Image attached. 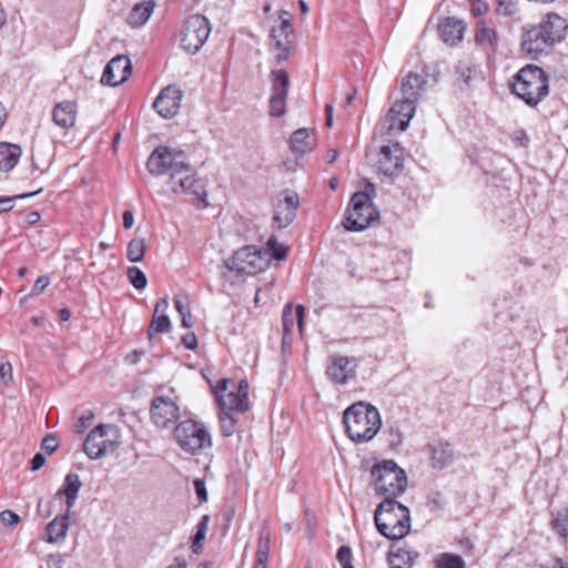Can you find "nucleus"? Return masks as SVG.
I'll return each mask as SVG.
<instances>
[{"instance_id": "17", "label": "nucleus", "mask_w": 568, "mask_h": 568, "mask_svg": "<svg viewBox=\"0 0 568 568\" xmlns=\"http://www.w3.org/2000/svg\"><path fill=\"white\" fill-rule=\"evenodd\" d=\"M404 166V149L398 143L383 145L381 148L376 169L385 176L398 174Z\"/></svg>"}, {"instance_id": "23", "label": "nucleus", "mask_w": 568, "mask_h": 568, "mask_svg": "<svg viewBox=\"0 0 568 568\" xmlns=\"http://www.w3.org/2000/svg\"><path fill=\"white\" fill-rule=\"evenodd\" d=\"M466 29L465 21L455 17L445 18L438 26L440 39L450 47L462 42Z\"/></svg>"}, {"instance_id": "63", "label": "nucleus", "mask_w": 568, "mask_h": 568, "mask_svg": "<svg viewBox=\"0 0 568 568\" xmlns=\"http://www.w3.org/2000/svg\"><path fill=\"white\" fill-rule=\"evenodd\" d=\"M338 156V151L335 150V149H331L328 150L327 154H326V159H327V162L328 163H332L334 162Z\"/></svg>"}, {"instance_id": "2", "label": "nucleus", "mask_w": 568, "mask_h": 568, "mask_svg": "<svg viewBox=\"0 0 568 568\" xmlns=\"http://www.w3.org/2000/svg\"><path fill=\"white\" fill-rule=\"evenodd\" d=\"M346 434L355 443L372 440L382 426L378 409L369 403L356 402L343 413Z\"/></svg>"}, {"instance_id": "8", "label": "nucleus", "mask_w": 568, "mask_h": 568, "mask_svg": "<svg viewBox=\"0 0 568 568\" xmlns=\"http://www.w3.org/2000/svg\"><path fill=\"white\" fill-rule=\"evenodd\" d=\"M379 213L374 207L367 192L353 194L345 213L343 225L347 231L361 232L378 220Z\"/></svg>"}, {"instance_id": "62", "label": "nucleus", "mask_w": 568, "mask_h": 568, "mask_svg": "<svg viewBox=\"0 0 568 568\" xmlns=\"http://www.w3.org/2000/svg\"><path fill=\"white\" fill-rule=\"evenodd\" d=\"M268 558H255V565L254 568H267Z\"/></svg>"}, {"instance_id": "53", "label": "nucleus", "mask_w": 568, "mask_h": 568, "mask_svg": "<svg viewBox=\"0 0 568 568\" xmlns=\"http://www.w3.org/2000/svg\"><path fill=\"white\" fill-rule=\"evenodd\" d=\"M470 10L475 17H480L487 12L488 6L480 0H473Z\"/></svg>"}, {"instance_id": "43", "label": "nucleus", "mask_w": 568, "mask_h": 568, "mask_svg": "<svg viewBox=\"0 0 568 568\" xmlns=\"http://www.w3.org/2000/svg\"><path fill=\"white\" fill-rule=\"evenodd\" d=\"M267 246L272 251L271 256L277 261L284 260L287 255V247L277 242L275 236H271L267 240ZM270 257V254L267 255Z\"/></svg>"}, {"instance_id": "28", "label": "nucleus", "mask_w": 568, "mask_h": 568, "mask_svg": "<svg viewBox=\"0 0 568 568\" xmlns=\"http://www.w3.org/2000/svg\"><path fill=\"white\" fill-rule=\"evenodd\" d=\"M303 317H304V306L303 305H297V306L293 307L291 304H287L284 307L283 314H282L284 341L294 331L295 327H297L298 331L302 332Z\"/></svg>"}, {"instance_id": "57", "label": "nucleus", "mask_w": 568, "mask_h": 568, "mask_svg": "<svg viewBox=\"0 0 568 568\" xmlns=\"http://www.w3.org/2000/svg\"><path fill=\"white\" fill-rule=\"evenodd\" d=\"M142 355H143V352H141V351H136V349L132 351L131 353H129L125 356V362L131 364V365H134V364L140 362Z\"/></svg>"}, {"instance_id": "4", "label": "nucleus", "mask_w": 568, "mask_h": 568, "mask_svg": "<svg viewBox=\"0 0 568 568\" xmlns=\"http://www.w3.org/2000/svg\"><path fill=\"white\" fill-rule=\"evenodd\" d=\"M513 92L529 106H536L549 93L546 72L534 64L521 68L514 78Z\"/></svg>"}, {"instance_id": "15", "label": "nucleus", "mask_w": 568, "mask_h": 568, "mask_svg": "<svg viewBox=\"0 0 568 568\" xmlns=\"http://www.w3.org/2000/svg\"><path fill=\"white\" fill-rule=\"evenodd\" d=\"M357 363L356 358L333 355L326 367L327 378L336 385H346L356 377Z\"/></svg>"}, {"instance_id": "22", "label": "nucleus", "mask_w": 568, "mask_h": 568, "mask_svg": "<svg viewBox=\"0 0 568 568\" xmlns=\"http://www.w3.org/2000/svg\"><path fill=\"white\" fill-rule=\"evenodd\" d=\"M153 109L163 119H172L178 114V87H165L153 102Z\"/></svg>"}, {"instance_id": "30", "label": "nucleus", "mask_w": 568, "mask_h": 568, "mask_svg": "<svg viewBox=\"0 0 568 568\" xmlns=\"http://www.w3.org/2000/svg\"><path fill=\"white\" fill-rule=\"evenodd\" d=\"M81 486L82 483L79 475L72 473L65 476L62 486L58 489L55 496L65 498L68 513H70L71 508L74 506Z\"/></svg>"}, {"instance_id": "12", "label": "nucleus", "mask_w": 568, "mask_h": 568, "mask_svg": "<svg viewBox=\"0 0 568 568\" xmlns=\"http://www.w3.org/2000/svg\"><path fill=\"white\" fill-rule=\"evenodd\" d=\"M180 447L196 454L212 446L211 435L205 426L193 419L180 423Z\"/></svg>"}, {"instance_id": "5", "label": "nucleus", "mask_w": 568, "mask_h": 568, "mask_svg": "<svg viewBox=\"0 0 568 568\" xmlns=\"http://www.w3.org/2000/svg\"><path fill=\"white\" fill-rule=\"evenodd\" d=\"M371 475L374 479L375 490L381 495L394 498L406 490V474L394 460L385 459L374 464Z\"/></svg>"}, {"instance_id": "33", "label": "nucleus", "mask_w": 568, "mask_h": 568, "mask_svg": "<svg viewBox=\"0 0 568 568\" xmlns=\"http://www.w3.org/2000/svg\"><path fill=\"white\" fill-rule=\"evenodd\" d=\"M432 465L435 468H444L452 464L454 449L449 443L438 442L429 446Z\"/></svg>"}, {"instance_id": "56", "label": "nucleus", "mask_w": 568, "mask_h": 568, "mask_svg": "<svg viewBox=\"0 0 568 568\" xmlns=\"http://www.w3.org/2000/svg\"><path fill=\"white\" fill-rule=\"evenodd\" d=\"M514 140L517 142V144H519L521 146H527L529 143V138L526 134V132L523 130L515 132Z\"/></svg>"}, {"instance_id": "16", "label": "nucleus", "mask_w": 568, "mask_h": 568, "mask_svg": "<svg viewBox=\"0 0 568 568\" xmlns=\"http://www.w3.org/2000/svg\"><path fill=\"white\" fill-rule=\"evenodd\" d=\"M290 78L284 70L272 71V95L270 98V115L282 116L286 111Z\"/></svg>"}, {"instance_id": "37", "label": "nucleus", "mask_w": 568, "mask_h": 568, "mask_svg": "<svg viewBox=\"0 0 568 568\" xmlns=\"http://www.w3.org/2000/svg\"><path fill=\"white\" fill-rule=\"evenodd\" d=\"M550 524L556 535L565 542H568V508L552 513Z\"/></svg>"}, {"instance_id": "48", "label": "nucleus", "mask_w": 568, "mask_h": 568, "mask_svg": "<svg viewBox=\"0 0 568 568\" xmlns=\"http://www.w3.org/2000/svg\"><path fill=\"white\" fill-rule=\"evenodd\" d=\"M20 517L16 513L11 510H2L0 511V521L4 526L16 527L20 523Z\"/></svg>"}, {"instance_id": "1", "label": "nucleus", "mask_w": 568, "mask_h": 568, "mask_svg": "<svg viewBox=\"0 0 568 568\" xmlns=\"http://www.w3.org/2000/svg\"><path fill=\"white\" fill-rule=\"evenodd\" d=\"M567 33V20L556 12H549L538 23L523 27L520 49L529 58L538 60L564 41Z\"/></svg>"}, {"instance_id": "50", "label": "nucleus", "mask_w": 568, "mask_h": 568, "mask_svg": "<svg viewBox=\"0 0 568 568\" xmlns=\"http://www.w3.org/2000/svg\"><path fill=\"white\" fill-rule=\"evenodd\" d=\"M12 381V365L9 362L0 364V382L8 385Z\"/></svg>"}, {"instance_id": "54", "label": "nucleus", "mask_w": 568, "mask_h": 568, "mask_svg": "<svg viewBox=\"0 0 568 568\" xmlns=\"http://www.w3.org/2000/svg\"><path fill=\"white\" fill-rule=\"evenodd\" d=\"M42 448L49 454L53 453L58 448V442L53 436H45L41 444Z\"/></svg>"}, {"instance_id": "21", "label": "nucleus", "mask_w": 568, "mask_h": 568, "mask_svg": "<svg viewBox=\"0 0 568 568\" xmlns=\"http://www.w3.org/2000/svg\"><path fill=\"white\" fill-rule=\"evenodd\" d=\"M415 104L416 102L413 100H407L402 97L397 99L389 110L390 124L388 129L405 131L415 113Z\"/></svg>"}, {"instance_id": "6", "label": "nucleus", "mask_w": 568, "mask_h": 568, "mask_svg": "<svg viewBox=\"0 0 568 568\" xmlns=\"http://www.w3.org/2000/svg\"><path fill=\"white\" fill-rule=\"evenodd\" d=\"M216 397L220 410L230 413H244L250 407L248 383L246 379L237 384L231 378H221L211 385Z\"/></svg>"}, {"instance_id": "29", "label": "nucleus", "mask_w": 568, "mask_h": 568, "mask_svg": "<svg viewBox=\"0 0 568 568\" xmlns=\"http://www.w3.org/2000/svg\"><path fill=\"white\" fill-rule=\"evenodd\" d=\"M426 83L425 78L418 73L409 72L400 82V97L417 102Z\"/></svg>"}, {"instance_id": "61", "label": "nucleus", "mask_w": 568, "mask_h": 568, "mask_svg": "<svg viewBox=\"0 0 568 568\" xmlns=\"http://www.w3.org/2000/svg\"><path fill=\"white\" fill-rule=\"evenodd\" d=\"M325 113H326V125L332 126V124H333V105L332 104H326Z\"/></svg>"}, {"instance_id": "51", "label": "nucleus", "mask_w": 568, "mask_h": 568, "mask_svg": "<svg viewBox=\"0 0 568 568\" xmlns=\"http://www.w3.org/2000/svg\"><path fill=\"white\" fill-rule=\"evenodd\" d=\"M51 280L48 275L39 276L33 284L32 295H40L43 293L44 288L50 284Z\"/></svg>"}, {"instance_id": "55", "label": "nucleus", "mask_w": 568, "mask_h": 568, "mask_svg": "<svg viewBox=\"0 0 568 568\" xmlns=\"http://www.w3.org/2000/svg\"><path fill=\"white\" fill-rule=\"evenodd\" d=\"M45 463V457L41 453H37L30 462L31 470H39Z\"/></svg>"}, {"instance_id": "44", "label": "nucleus", "mask_w": 568, "mask_h": 568, "mask_svg": "<svg viewBox=\"0 0 568 568\" xmlns=\"http://www.w3.org/2000/svg\"><path fill=\"white\" fill-rule=\"evenodd\" d=\"M271 548V537L268 532L262 531L257 540L256 557L268 558Z\"/></svg>"}, {"instance_id": "27", "label": "nucleus", "mask_w": 568, "mask_h": 568, "mask_svg": "<svg viewBox=\"0 0 568 568\" xmlns=\"http://www.w3.org/2000/svg\"><path fill=\"white\" fill-rule=\"evenodd\" d=\"M69 527V513L67 511L64 515L57 516L47 525L43 540L49 544H59L63 541L67 537Z\"/></svg>"}, {"instance_id": "47", "label": "nucleus", "mask_w": 568, "mask_h": 568, "mask_svg": "<svg viewBox=\"0 0 568 568\" xmlns=\"http://www.w3.org/2000/svg\"><path fill=\"white\" fill-rule=\"evenodd\" d=\"M180 343L187 349L195 351L199 345L197 337L194 332H186L180 336Z\"/></svg>"}, {"instance_id": "25", "label": "nucleus", "mask_w": 568, "mask_h": 568, "mask_svg": "<svg viewBox=\"0 0 568 568\" xmlns=\"http://www.w3.org/2000/svg\"><path fill=\"white\" fill-rule=\"evenodd\" d=\"M168 308L169 301L166 298H160L156 302L153 317L148 328V336L151 342L154 335L166 333L172 328V322L168 316Z\"/></svg>"}, {"instance_id": "9", "label": "nucleus", "mask_w": 568, "mask_h": 568, "mask_svg": "<svg viewBox=\"0 0 568 568\" xmlns=\"http://www.w3.org/2000/svg\"><path fill=\"white\" fill-rule=\"evenodd\" d=\"M180 187L186 197L185 201L197 210L209 207L207 181L183 162H180Z\"/></svg>"}, {"instance_id": "39", "label": "nucleus", "mask_w": 568, "mask_h": 568, "mask_svg": "<svg viewBox=\"0 0 568 568\" xmlns=\"http://www.w3.org/2000/svg\"><path fill=\"white\" fill-rule=\"evenodd\" d=\"M126 277L131 285L138 291L144 290L148 284L146 275L136 266L128 267Z\"/></svg>"}, {"instance_id": "34", "label": "nucleus", "mask_w": 568, "mask_h": 568, "mask_svg": "<svg viewBox=\"0 0 568 568\" xmlns=\"http://www.w3.org/2000/svg\"><path fill=\"white\" fill-rule=\"evenodd\" d=\"M21 149L17 144L0 142V171L9 172L18 163Z\"/></svg>"}, {"instance_id": "3", "label": "nucleus", "mask_w": 568, "mask_h": 568, "mask_svg": "<svg viewBox=\"0 0 568 568\" xmlns=\"http://www.w3.org/2000/svg\"><path fill=\"white\" fill-rule=\"evenodd\" d=\"M374 521L378 532L392 540L402 539L410 530L409 509L389 497L376 507Z\"/></svg>"}, {"instance_id": "41", "label": "nucleus", "mask_w": 568, "mask_h": 568, "mask_svg": "<svg viewBox=\"0 0 568 568\" xmlns=\"http://www.w3.org/2000/svg\"><path fill=\"white\" fill-rule=\"evenodd\" d=\"M436 564L438 568H464L463 558L454 554H442Z\"/></svg>"}, {"instance_id": "64", "label": "nucleus", "mask_w": 568, "mask_h": 568, "mask_svg": "<svg viewBox=\"0 0 568 568\" xmlns=\"http://www.w3.org/2000/svg\"><path fill=\"white\" fill-rule=\"evenodd\" d=\"M552 568H568V560L557 559Z\"/></svg>"}, {"instance_id": "58", "label": "nucleus", "mask_w": 568, "mask_h": 568, "mask_svg": "<svg viewBox=\"0 0 568 568\" xmlns=\"http://www.w3.org/2000/svg\"><path fill=\"white\" fill-rule=\"evenodd\" d=\"M134 224V216H133V213L132 211H124L123 212V227L125 230H130Z\"/></svg>"}, {"instance_id": "24", "label": "nucleus", "mask_w": 568, "mask_h": 568, "mask_svg": "<svg viewBox=\"0 0 568 568\" xmlns=\"http://www.w3.org/2000/svg\"><path fill=\"white\" fill-rule=\"evenodd\" d=\"M474 40L488 57L494 55L498 50V34L494 28L486 24L484 20H479L475 27Z\"/></svg>"}, {"instance_id": "46", "label": "nucleus", "mask_w": 568, "mask_h": 568, "mask_svg": "<svg viewBox=\"0 0 568 568\" xmlns=\"http://www.w3.org/2000/svg\"><path fill=\"white\" fill-rule=\"evenodd\" d=\"M445 505V498L439 491H434L429 495L428 506L430 510H443Z\"/></svg>"}, {"instance_id": "26", "label": "nucleus", "mask_w": 568, "mask_h": 568, "mask_svg": "<svg viewBox=\"0 0 568 568\" xmlns=\"http://www.w3.org/2000/svg\"><path fill=\"white\" fill-rule=\"evenodd\" d=\"M78 115V105L74 101L58 103L52 110V120L61 129H70L74 125Z\"/></svg>"}, {"instance_id": "59", "label": "nucleus", "mask_w": 568, "mask_h": 568, "mask_svg": "<svg viewBox=\"0 0 568 568\" xmlns=\"http://www.w3.org/2000/svg\"><path fill=\"white\" fill-rule=\"evenodd\" d=\"M13 207V197L0 199V213L9 212Z\"/></svg>"}, {"instance_id": "49", "label": "nucleus", "mask_w": 568, "mask_h": 568, "mask_svg": "<svg viewBox=\"0 0 568 568\" xmlns=\"http://www.w3.org/2000/svg\"><path fill=\"white\" fill-rule=\"evenodd\" d=\"M193 485L199 503L203 504L207 501V490L204 479L195 478Z\"/></svg>"}, {"instance_id": "31", "label": "nucleus", "mask_w": 568, "mask_h": 568, "mask_svg": "<svg viewBox=\"0 0 568 568\" xmlns=\"http://www.w3.org/2000/svg\"><path fill=\"white\" fill-rule=\"evenodd\" d=\"M417 557V552L412 549L393 545L388 558L389 568H412Z\"/></svg>"}, {"instance_id": "52", "label": "nucleus", "mask_w": 568, "mask_h": 568, "mask_svg": "<svg viewBox=\"0 0 568 568\" xmlns=\"http://www.w3.org/2000/svg\"><path fill=\"white\" fill-rule=\"evenodd\" d=\"M65 564L64 556L60 552L51 554L48 556V568H63Z\"/></svg>"}, {"instance_id": "42", "label": "nucleus", "mask_w": 568, "mask_h": 568, "mask_svg": "<svg viewBox=\"0 0 568 568\" xmlns=\"http://www.w3.org/2000/svg\"><path fill=\"white\" fill-rule=\"evenodd\" d=\"M496 11L504 17H513L518 12L517 0H495Z\"/></svg>"}, {"instance_id": "11", "label": "nucleus", "mask_w": 568, "mask_h": 568, "mask_svg": "<svg viewBox=\"0 0 568 568\" xmlns=\"http://www.w3.org/2000/svg\"><path fill=\"white\" fill-rule=\"evenodd\" d=\"M211 32L209 20L201 14L191 16L180 32V44L189 53L197 52Z\"/></svg>"}, {"instance_id": "32", "label": "nucleus", "mask_w": 568, "mask_h": 568, "mask_svg": "<svg viewBox=\"0 0 568 568\" xmlns=\"http://www.w3.org/2000/svg\"><path fill=\"white\" fill-rule=\"evenodd\" d=\"M290 144L292 152L303 155L313 150L316 140L308 129L302 128L293 132Z\"/></svg>"}, {"instance_id": "35", "label": "nucleus", "mask_w": 568, "mask_h": 568, "mask_svg": "<svg viewBox=\"0 0 568 568\" xmlns=\"http://www.w3.org/2000/svg\"><path fill=\"white\" fill-rule=\"evenodd\" d=\"M155 3L152 0H146L133 7L129 16V23L132 27L143 26L151 17Z\"/></svg>"}, {"instance_id": "45", "label": "nucleus", "mask_w": 568, "mask_h": 568, "mask_svg": "<svg viewBox=\"0 0 568 568\" xmlns=\"http://www.w3.org/2000/svg\"><path fill=\"white\" fill-rule=\"evenodd\" d=\"M336 559L342 568H355L352 562V549L349 546H341L337 550Z\"/></svg>"}, {"instance_id": "7", "label": "nucleus", "mask_w": 568, "mask_h": 568, "mask_svg": "<svg viewBox=\"0 0 568 568\" xmlns=\"http://www.w3.org/2000/svg\"><path fill=\"white\" fill-rule=\"evenodd\" d=\"M122 443L121 430L113 424H100L87 436L83 450L91 459H99L115 452Z\"/></svg>"}, {"instance_id": "14", "label": "nucleus", "mask_w": 568, "mask_h": 568, "mask_svg": "<svg viewBox=\"0 0 568 568\" xmlns=\"http://www.w3.org/2000/svg\"><path fill=\"white\" fill-rule=\"evenodd\" d=\"M300 206V196L292 190H284L278 194L274 205L273 223L278 229L287 227L296 217Z\"/></svg>"}, {"instance_id": "10", "label": "nucleus", "mask_w": 568, "mask_h": 568, "mask_svg": "<svg viewBox=\"0 0 568 568\" xmlns=\"http://www.w3.org/2000/svg\"><path fill=\"white\" fill-rule=\"evenodd\" d=\"M267 255L268 252L257 250L255 246H244L225 261V266L239 274L254 275L267 267Z\"/></svg>"}, {"instance_id": "60", "label": "nucleus", "mask_w": 568, "mask_h": 568, "mask_svg": "<svg viewBox=\"0 0 568 568\" xmlns=\"http://www.w3.org/2000/svg\"><path fill=\"white\" fill-rule=\"evenodd\" d=\"M180 314L182 315L181 324L184 328H190L193 326V320L190 314H183L182 306L180 305Z\"/></svg>"}, {"instance_id": "20", "label": "nucleus", "mask_w": 568, "mask_h": 568, "mask_svg": "<svg viewBox=\"0 0 568 568\" xmlns=\"http://www.w3.org/2000/svg\"><path fill=\"white\" fill-rule=\"evenodd\" d=\"M132 72L131 61L126 55L119 54L105 65L101 83L116 87L126 81Z\"/></svg>"}, {"instance_id": "38", "label": "nucleus", "mask_w": 568, "mask_h": 568, "mask_svg": "<svg viewBox=\"0 0 568 568\" xmlns=\"http://www.w3.org/2000/svg\"><path fill=\"white\" fill-rule=\"evenodd\" d=\"M145 240L140 236L133 237L126 247V258L132 263L141 262L145 255Z\"/></svg>"}, {"instance_id": "36", "label": "nucleus", "mask_w": 568, "mask_h": 568, "mask_svg": "<svg viewBox=\"0 0 568 568\" xmlns=\"http://www.w3.org/2000/svg\"><path fill=\"white\" fill-rule=\"evenodd\" d=\"M210 516L203 515L196 525V531L191 539V549L195 555H201L204 549V540L209 529Z\"/></svg>"}, {"instance_id": "13", "label": "nucleus", "mask_w": 568, "mask_h": 568, "mask_svg": "<svg viewBox=\"0 0 568 568\" xmlns=\"http://www.w3.org/2000/svg\"><path fill=\"white\" fill-rule=\"evenodd\" d=\"M151 419L153 423L164 429H170L173 434L178 430V405L174 399L168 396H158L152 400Z\"/></svg>"}, {"instance_id": "18", "label": "nucleus", "mask_w": 568, "mask_h": 568, "mask_svg": "<svg viewBox=\"0 0 568 568\" xmlns=\"http://www.w3.org/2000/svg\"><path fill=\"white\" fill-rule=\"evenodd\" d=\"M176 153L169 146H159L150 155L146 166L152 175L169 173L171 178L176 172Z\"/></svg>"}, {"instance_id": "19", "label": "nucleus", "mask_w": 568, "mask_h": 568, "mask_svg": "<svg viewBox=\"0 0 568 568\" xmlns=\"http://www.w3.org/2000/svg\"><path fill=\"white\" fill-rule=\"evenodd\" d=\"M294 28L291 21L290 12L280 11V24L272 30V38L275 40V47L280 50L276 55L278 61H285L290 57L293 45L288 37L293 34Z\"/></svg>"}, {"instance_id": "40", "label": "nucleus", "mask_w": 568, "mask_h": 568, "mask_svg": "<svg viewBox=\"0 0 568 568\" xmlns=\"http://www.w3.org/2000/svg\"><path fill=\"white\" fill-rule=\"evenodd\" d=\"M235 413L222 412L219 413V419L221 424V432L224 436H232L235 432L236 418Z\"/></svg>"}]
</instances>
